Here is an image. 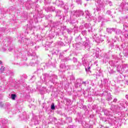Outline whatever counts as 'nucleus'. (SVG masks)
<instances>
[{
    "label": "nucleus",
    "instance_id": "37998d69",
    "mask_svg": "<svg viewBox=\"0 0 128 128\" xmlns=\"http://www.w3.org/2000/svg\"><path fill=\"white\" fill-rule=\"evenodd\" d=\"M87 1H88V0H86Z\"/></svg>",
    "mask_w": 128,
    "mask_h": 128
},
{
    "label": "nucleus",
    "instance_id": "7c9ffc66",
    "mask_svg": "<svg viewBox=\"0 0 128 128\" xmlns=\"http://www.w3.org/2000/svg\"><path fill=\"white\" fill-rule=\"evenodd\" d=\"M6 105L8 106H10V104L9 103H6Z\"/></svg>",
    "mask_w": 128,
    "mask_h": 128
},
{
    "label": "nucleus",
    "instance_id": "dca6fc26",
    "mask_svg": "<svg viewBox=\"0 0 128 128\" xmlns=\"http://www.w3.org/2000/svg\"><path fill=\"white\" fill-rule=\"evenodd\" d=\"M31 56H32V60H38V56H36L34 55L32 56V55H31Z\"/></svg>",
    "mask_w": 128,
    "mask_h": 128
},
{
    "label": "nucleus",
    "instance_id": "f3484780",
    "mask_svg": "<svg viewBox=\"0 0 128 128\" xmlns=\"http://www.w3.org/2000/svg\"><path fill=\"white\" fill-rule=\"evenodd\" d=\"M106 14H108V16H112V11L110 10H107Z\"/></svg>",
    "mask_w": 128,
    "mask_h": 128
},
{
    "label": "nucleus",
    "instance_id": "c85d7f7f",
    "mask_svg": "<svg viewBox=\"0 0 128 128\" xmlns=\"http://www.w3.org/2000/svg\"><path fill=\"white\" fill-rule=\"evenodd\" d=\"M14 50V47H12V48H8V50Z\"/></svg>",
    "mask_w": 128,
    "mask_h": 128
},
{
    "label": "nucleus",
    "instance_id": "a19ab883",
    "mask_svg": "<svg viewBox=\"0 0 128 128\" xmlns=\"http://www.w3.org/2000/svg\"><path fill=\"white\" fill-rule=\"evenodd\" d=\"M67 100H68V99H67Z\"/></svg>",
    "mask_w": 128,
    "mask_h": 128
},
{
    "label": "nucleus",
    "instance_id": "f704fd0d",
    "mask_svg": "<svg viewBox=\"0 0 128 128\" xmlns=\"http://www.w3.org/2000/svg\"><path fill=\"white\" fill-rule=\"evenodd\" d=\"M20 2H24V0H20Z\"/></svg>",
    "mask_w": 128,
    "mask_h": 128
},
{
    "label": "nucleus",
    "instance_id": "bb28decb",
    "mask_svg": "<svg viewBox=\"0 0 128 128\" xmlns=\"http://www.w3.org/2000/svg\"><path fill=\"white\" fill-rule=\"evenodd\" d=\"M108 100L110 101V100H112V97H110L109 98H108Z\"/></svg>",
    "mask_w": 128,
    "mask_h": 128
},
{
    "label": "nucleus",
    "instance_id": "1a4fd4ad",
    "mask_svg": "<svg viewBox=\"0 0 128 128\" xmlns=\"http://www.w3.org/2000/svg\"><path fill=\"white\" fill-rule=\"evenodd\" d=\"M82 36H86V34H88V32H86V30H84L82 31Z\"/></svg>",
    "mask_w": 128,
    "mask_h": 128
},
{
    "label": "nucleus",
    "instance_id": "412c9836",
    "mask_svg": "<svg viewBox=\"0 0 128 128\" xmlns=\"http://www.w3.org/2000/svg\"><path fill=\"white\" fill-rule=\"evenodd\" d=\"M90 66L88 67V68H86V72H88V70H90Z\"/></svg>",
    "mask_w": 128,
    "mask_h": 128
},
{
    "label": "nucleus",
    "instance_id": "aec40b11",
    "mask_svg": "<svg viewBox=\"0 0 128 128\" xmlns=\"http://www.w3.org/2000/svg\"><path fill=\"white\" fill-rule=\"evenodd\" d=\"M119 32H120V30H117L116 31V34H118Z\"/></svg>",
    "mask_w": 128,
    "mask_h": 128
},
{
    "label": "nucleus",
    "instance_id": "393cba45",
    "mask_svg": "<svg viewBox=\"0 0 128 128\" xmlns=\"http://www.w3.org/2000/svg\"><path fill=\"white\" fill-rule=\"evenodd\" d=\"M14 72H10V76H14Z\"/></svg>",
    "mask_w": 128,
    "mask_h": 128
},
{
    "label": "nucleus",
    "instance_id": "f03ea898",
    "mask_svg": "<svg viewBox=\"0 0 128 128\" xmlns=\"http://www.w3.org/2000/svg\"><path fill=\"white\" fill-rule=\"evenodd\" d=\"M84 11L82 10H77L75 12V16H84Z\"/></svg>",
    "mask_w": 128,
    "mask_h": 128
},
{
    "label": "nucleus",
    "instance_id": "79ce46f5",
    "mask_svg": "<svg viewBox=\"0 0 128 128\" xmlns=\"http://www.w3.org/2000/svg\"><path fill=\"white\" fill-rule=\"evenodd\" d=\"M68 60L67 59V60Z\"/></svg>",
    "mask_w": 128,
    "mask_h": 128
},
{
    "label": "nucleus",
    "instance_id": "f8f14e48",
    "mask_svg": "<svg viewBox=\"0 0 128 128\" xmlns=\"http://www.w3.org/2000/svg\"><path fill=\"white\" fill-rule=\"evenodd\" d=\"M72 60H73V62H74V64H76L78 62V58H76L74 57L73 58Z\"/></svg>",
    "mask_w": 128,
    "mask_h": 128
},
{
    "label": "nucleus",
    "instance_id": "a211bd4d",
    "mask_svg": "<svg viewBox=\"0 0 128 128\" xmlns=\"http://www.w3.org/2000/svg\"><path fill=\"white\" fill-rule=\"evenodd\" d=\"M67 120H68L69 122H72V119L70 118H68Z\"/></svg>",
    "mask_w": 128,
    "mask_h": 128
},
{
    "label": "nucleus",
    "instance_id": "4468645a",
    "mask_svg": "<svg viewBox=\"0 0 128 128\" xmlns=\"http://www.w3.org/2000/svg\"><path fill=\"white\" fill-rule=\"evenodd\" d=\"M76 2L78 4H82V0H76Z\"/></svg>",
    "mask_w": 128,
    "mask_h": 128
},
{
    "label": "nucleus",
    "instance_id": "2eb2a0df",
    "mask_svg": "<svg viewBox=\"0 0 128 128\" xmlns=\"http://www.w3.org/2000/svg\"><path fill=\"white\" fill-rule=\"evenodd\" d=\"M74 86L76 88H78V86H82V85L80 84V83H78V82L76 83Z\"/></svg>",
    "mask_w": 128,
    "mask_h": 128
},
{
    "label": "nucleus",
    "instance_id": "c9c22d12",
    "mask_svg": "<svg viewBox=\"0 0 128 128\" xmlns=\"http://www.w3.org/2000/svg\"><path fill=\"white\" fill-rule=\"evenodd\" d=\"M80 66V62H78V64H77V66Z\"/></svg>",
    "mask_w": 128,
    "mask_h": 128
},
{
    "label": "nucleus",
    "instance_id": "4c0bfd02",
    "mask_svg": "<svg viewBox=\"0 0 128 128\" xmlns=\"http://www.w3.org/2000/svg\"><path fill=\"white\" fill-rule=\"evenodd\" d=\"M111 110H114V109L111 108Z\"/></svg>",
    "mask_w": 128,
    "mask_h": 128
},
{
    "label": "nucleus",
    "instance_id": "72a5a7b5",
    "mask_svg": "<svg viewBox=\"0 0 128 128\" xmlns=\"http://www.w3.org/2000/svg\"><path fill=\"white\" fill-rule=\"evenodd\" d=\"M0 64H2V60H0Z\"/></svg>",
    "mask_w": 128,
    "mask_h": 128
},
{
    "label": "nucleus",
    "instance_id": "cd10ccee",
    "mask_svg": "<svg viewBox=\"0 0 128 128\" xmlns=\"http://www.w3.org/2000/svg\"><path fill=\"white\" fill-rule=\"evenodd\" d=\"M62 56H64V55L62 54V53H60L59 56H60V58H62Z\"/></svg>",
    "mask_w": 128,
    "mask_h": 128
},
{
    "label": "nucleus",
    "instance_id": "9d476101",
    "mask_svg": "<svg viewBox=\"0 0 128 128\" xmlns=\"http://www.w3.org/2000/svg\"><path fill=\"white\" fill-rule=\"evenodd\" d=\"M51 110H56V106H54V103H52L51 105Z\"/></svg>",
    "mask_w": 128,
    "mask_h": 128
},
{
    "label": "nucleus",
    "instance_id": "5701e85b",
    "mask_svg": "<svg viewBox=\"0 0 128 128\" xmlns=\"http://www.w3.org/2000/svg\"><path fill=\"white\" fill-rule=\"evenodd\" d=\"M118 102V99L116 98H115L113 100L114 102Z\"/></svg>",
    "mask_w": 128,
    "mask_h": 128
},
{
    "label": "nucleus",
    "instance_id": "2f4dec72",
    "mask_svg": "<svg viewBox=\"0 0 128 128\" xmlns=\"http://www.w3.org/2000/svg\"><path fill=\"white\" fill-rule=\"evenodd\" d=\"M126 38H128V34H125Z\"/></svg>",
    "mask_w": 128,
    "mask_h": 128
},
{
    "label": "nucleus",
    "instance_id": "20e7f679",
    "mask_svg": "<svg viewBox=\"0 0 128 128\" xmlns=\"http://www.w3.org/2000/svg\"><path fill=\"white\" fill-rule=\"evenodd\" d=\"M116 30L114 28H108L106 29V31L108 34H112V32H116Z\"/></svg>",
    "mask_w": 128,
    "mask_h": 128
},
{
    "label": "nucleus",
    "instance_id": "7ed1b4c3",
    "mask_svg": "<svg viewBox=\"0 0 128 128\" xmlns=\"http://www.w3.org/2000/svg\"><path fill=\"white\" fill-rule=\"evenodd\" d=\"M46 10H47L48 12H54V10H56V8L54 6L48 7L46 9Z\"/></svg>",
    "mask_w": 128,
    "mask_h": 128
},
{
    "label": "nucleus",
    "instance_id": "a878e982",
    "mask_svg": "<svg viewBox=\"0 0 128 128\" xmlns=\"http://www.w3.org/2000/svg\"><path fill=\"white\" fill-rule=\"evenodd\" d=\"M4 106V104L2 102H0V108H2Z\"/></svg>",
    "mask_w": 128,
    "mask_h": 128
},
{
    "label": "nucleus",
    "instance_id": "6e6552de",
    "mask_svg": "<svg viewBox=\"0 0 128 128\" xmlns=\"http://www.w3.org/2000/svg\"><path fill=\"white\" fill-rule=\"evenodd\" d=\"M4 66H2L1 68H0V74H2L4 72Z\"/></svg>",
    "mask_w": 128,
    "mask_h": 128
},
{
    "label": "nucleus",
    "instance_id": "ea45409f",
    "mask_svg": "<svg viewBox=\"0 0 128 128\" xmlns=\"http://www.w3.org/2000/svg\"><path fill=\"white\" fill-rule=\"evenodd\" d=\"M64 61L66 62V59H64Z\"/></svg>",
    "mask_w": 128,
    "mask_h": 128
},
{
    "label": "nucleus",
    "instance_id": "b1692460",
    "mask_svg": "<svg viewBox=\"0 0 128 128\" xmlns=\"http://www.w3.org/2000/svg\"><path fill=\"white\" fill-rule=\"evenodd\" d=\"M86 18H88V20L90 19V16L88 14H86Z\"/></svg>",
    "mask_w": 128,
    "mask_h": 128
},
{
    "label": "nucleus",
    "instance_id": "c756f323",
    "mask_svg": "<svg viewBox=\"0 0 128 128\" xmlns=\"http://www.w3.org/2000/svg\"><path fill=\"white\" fill-rule=\"evenodd\" d=\"M21 118L23 119L24 120L26 119V116H21Z\"/></svg>",
    "mask_w": 128,
    "mask_h": 128
},
{
    "label": "nucleus",
    "instance_id": "473e14b6",
    "mask_svg": "<svg viewBox=\"0 0 128 128\" xmlns=\"http://www.w3.org/2000/svg\"><path fill=\"white\" fill-rule=\"evenodd\" d=\"M108 4H109L110 6H112V2H109Z\"/></svg>",
    "mask_w": 128,
    "mask_h": 128
},
{
    "label": "nucleus",
    "instance_id": "423d86ee",
    "mask_svg": "<svg viewBox=\"0 0 128 128\" xmlns=\"http://www.w3.org/2000/svg\"><path fill=\"white\" fill-rule=\"evenodd\" d=\"M98 20L99 22H103L104 20V18L102 16H99L98 17Z\"/></svg>",
    "mask_w": 128,
    "mask_h": 128
},
{
    "label": "nucleus",
    "instance_id": "ddd939ff",
    "mask_svg": "<svg viewBox=\"0 0 128 128\" xmlns=\"http://www.w3.org/2000/svg\"><path fill=\"white\" fill-rule=\"evenodd\" d=\"M104 113L105 116H108L110 114V112L108 110H104Z\"/></svg>",
    "mask_w": 128,
    "mask_h": 128
},
{
    "label": "nucleus",
    "instance_id": "0eeeda50",
    "mask_svg": "<svg viewBox=\"0 0 128 128\" xmlns=\"http://www.w3.org/2000/svg\"><path fill=\"white\" fill-rule=\"evenodd\" d=\"M16 94H11V98L13 100H16Z\"/></svg>",
    "mask_w": 128,
    "mask_h": 128
},
{
    "label": "nucleus",
    "instance_id": "4be33fe9",
    "mask_svg": "<svg viewBox=\"0 0 128 128\" xmlns=\"http://www.w3.org/2000/svg\"><path fill=\"white\" fill-rule=\"evenodd\" d=\"M68 128H74V126H72V125H70L68 126Z\"/></svg>",
    "mask_w": 128,
    "mask_h": 128
},
{
    "label": "nucleus",
    "instance_id": "39448f33",
    "mask_svg": "<svg viewBox=\"0 0 128 128\" xmlns=\"http://www.w3.org/2000/svg\"><path fill=\"white\" fill-rule=\"evenodd\" d=\"M122 102H123V103H122ZM124 104H128V102L126 100H122V101H120V104H121L122 106H124Z\"/></svg>",
    "mask_w": 128,
    "mask_h": 128
},
{
    "label": "nucleus",
    "instance_id": "58836bf2",
    "mask_svg": "<svg viewBox=\"0 0 128 128\" xmlns=\"http://www.w3.org/2000/svg\"><path fill=\"white\" fill-rule=\"evenodd\" d=\"M60 68H62V65H60Z\"/></svg>",
    "mask_w": 128,
    "mask_h": 128
},
{
    "label": "nucleus",
    "instance_id": "f257e3e1",
    "mask_svg": "<svg viewBox=\"0 0 128 128\" xmlns=\"http://www.w3.org/2000/svg\"><path fill=\"white\" fill-rule=\"evenodd\" d=\"M86 40L84 41L82 43V46L84 47V48L86 50H90L92 46H90V38L85 36Z\"/></svg>",
    "mask_w": 128,
    "mask_h": 128
},
{
    "label": "nucleus",
    "instance_id": "9b49d317",
    "mask_svg": "<svg viewBox=\"0 0 128 128\" xmlns=\"http://www.w3.org/2000/svg\"><path fill=\"white\" fill-rule=\"evenodd\" d=\"M80 80V84H84V86H86V82H84V81H82Z\"/></svg>",
    "mask_w": 128,
    "mask_h": 128
},
{
    "label": "nucleus",
    "instance_id": "6ab92c4d",
    "mask_svg": "<svg viewBox=\"0 0 128 128\" xmlns=\"http://www.w3.org/2000/svg\"><path fill=\"white\" fill-rule=\"evenodd\" d=\"M2 122L3 124H6V123L8 122V120H2Z\"/></svg>",
    "mask_w": 128,
    "mask_h": 128
},
{
    "label": "nucleus",
    "instance_id": "e433bc0d",
    "mask_svg": "<svg viewBox=\"0 0 128 128\" xmlns=\"http://www.w3.org/2000/svg\"><path fill=\"white\" fill-rule=\"evenodd\" d=\"M112 106H114V105H112Z\"/></svg>",
    "mask_w": 128,
    "mask_h": 128
}]
</instances>
